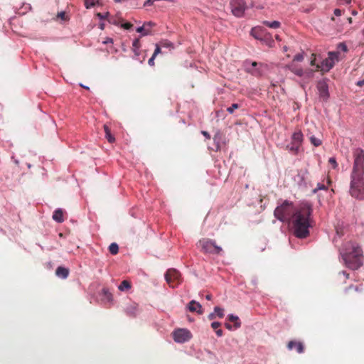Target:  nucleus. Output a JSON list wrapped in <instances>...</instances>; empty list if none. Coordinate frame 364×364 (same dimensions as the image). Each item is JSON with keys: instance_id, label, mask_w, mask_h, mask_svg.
<instances>
[{"instance_id": "ddd939ff", "label": "nucleus", "mask_w": 364, "mask_h": 364, "mask_svg": "<svg viewBox=\"0 0 364 364\" xmlns=\"http://www.w3.org/2000/svg\"><path fill=\"white\" fill-rule=\"evenodd\" d=\"M287 348L289 350L296 348L299 353H302L304 350V345L300 341H290L288 343Z\"/></svg>"}, {"instance_id": "a18cd8bd", "label": "nucleus", "mask_w": 364, "mask_h": 364, "mask_svg": "<svg viewBox=\"0 0 364 364\" xmlns=\"http://www.w3.org/2000/svg\"><path fill=\"white\" fill-rule=\"evenodd\" d=\"M113 39L109 37H107L105 40L102 42L103 44L112 43Z\"/></svg>"}, {"instance_id": "b1692460", "label": "nucleus", "mask_w": 364, "mask_h": 364, "mask_svg": "<svg viewBox=\"0 0 364 364\" xmlns=\"http://www.w3.org/2000/svg\"><path fill=\"white\" fill-rule=\"evenodd\" d=\"M263 23L269 27V28H278L281 23L279 21H265L263 22Z\"/></svg>"}, {"instance_id": "c85d7f7f", "label": "nucleus", "mask_w": 364, "mask_h": 364, "mask_svg": "<svg viewBox=\"0 0 364 364\" xmlns=\"http://www.w3.org/2000/svg\"><path fill=\"white\" fill-rule=\"evenodd\" d=\"M214 312L215 314V316L219 318H223L224 316V309L219 306H215L214 308Z\"/></svg>"}, {"instance_id": "412c9836", "label": "nucleus", "mask_w": 364, "mask_h": 364, "mask_svg": "<svg viewBox=\"0 0 364 364\" xmlns=\"http://www.w3.org/2000/svg\"><path fill=\"white\" fill-rule=\"evenodd\" d=\"M125 311L129 316H136L137 313V306L134 304L130 305L126 308Z\"/></svg>"}, {"instance_id": "f03ea898", "label": "nucleus", "mask_w": 364, "mask_h": 364, "mask_svg": "<svg viewBox=\"0 0 364 364\" xmlns=\"http://www.w3.org/2000/svg\"><path fill=\"white\" fill-rule=\"evenodd\" d=\"M340 256L345 266L351 270H357L363 265V250L355 242L344 243L340 250Z\"/></svg>"}, {"instance_id": "4468645a", "label": "nucleus", "mask_w": 364, "mask_h": 364, "mask_svg": "<svg viewBox=\"0 0 364 364\" xmlns=\"http://www.w3.org/2000/svg\"><path fill=\"white\" fill-rule=\"evenodd\" d=\"M257 63L252 62L251 63L250 67H247V66L246 67V70L247 73H250L255 76H257V77L261 76L262 72L259 68H257Z\"/></svg>"}, {"instance_id": "6e6552de", "label": "nucleus", "mask_w": 364, "mask_h": 364, "mask_svg": "<svg viewBox=\"0 0 364 364\" xmlns=\"http://www.w3.org/2000/svg\"><path fill=\"white\" fill-rule=\"evenodd\" d=\"M173 338L175 342L183 343L192 338L191 331L186 328H178L173 332Z\"/></svg>"}, {"instance_id": "4c0bfd02", "label": "nucleus", "mask_w": 364, "mask_h": 364, "mask_svg": "<svg viewBox=\"0 0 364 364\" xmlns=\"http://www.w3.org/2000/svg\"><path fill=\"white\" fill-rule=\"evenodd\" d=\"M132 48H140V42H139V38H136V39H134L133 41Z\"/></svg>"}, {"instance_id": "ea45409f", "label": "nucleus", "mask_w": 364, "mask_h": 364, "mask_svg": "<svg viewBox=\"0 0 364 364\" xmlns=\"http://www.w3.org/2000/svg\"><path fill=\"white\" fill-rule=\"evenodd\" d=\"M221 323L218 321H213L211 323V327L213 329H217L220 326Z\"/></svg>"}, {"instance_id": "c9c22d12", "label": "nucleus", "mask_w": 364, "mask_h": 364, "mask_svg": "<svg viewBox=\"0 0 364 364\" xmlns=\"http://www.w3.org/2000/svg\"><path fill=\"white\" fill-rule=\"evenodd\" d=\"M304 60L303 53H298L294 57V61L301 62Z\"/></svg>"}, {"instance_id": "3c124183", "label": "nucleus", "mask_w": 364, "mask_h": 364, "mask_svg": "<svg viewBox=\"0 0 364 364\" xmlns=\"http://www.w3.org/2000/svg\"><path fill=\"white\" fill-rule=\"evenodd\" d=\"M139 48H132L133 52L134 53V55H135L136 56H139Z\"/></svg>"}, {"instance_id": "864d4df0", "label": "nucleus", "mask_w": 364, "mask_h": 364, "mask_svg": "<svg viewBox=\"0 0 364 364\" xmlns=\"http://www.w3.org/2000/svg\"><path fill=\"white\" fill-rule=\"evenodd\" d=\"M336 53V55H333L332 56L331 58H333V61L335 62V60H338V55H339V53L338 52H335Z\"/></svg>"}, {"instance_id": "338daca9", "label": "nucleus", "mask_w": 364, "mask_h": 364, "mask_svg": "<svg viewBox=\"0 0 364 364\" xmlns=\"http://www.w3.org/2000/svg\"><path fill=\"white\" fill-rule=\"evenodd\" d=\"M352 14H353V15H356V14H357V12H356L355 11H352Z\"/></svg>"}, {"instance_id": "393cba45", "label": "nucleus", "mask_w": 364, "mask_h": 364, "mask_svg": "<svg viewBox=\"0 0 364 364\" xmlns=\"http://www.w3.org/2000/svg\"><path fill=\"white\" fill-rule=\"evenodd\" d=\"M292 139L297 144H301L303 140L301 132H294L292 135Z\"/></svg>"}, {"instance_id": "79ce46f5", "label": "nucleus", "mask_w": 364, "mask_h": 364, "mask_svg": "<svg viewBox=\"0 0 364 364\" xmlns=\"http://www.w3.org/2000/svg\"><path fill=\"white\" fill-rule=\"evenodd\" d=\"M155 46H156V48H155L153 55H155V57H156L158 54H159L161 53V48L159 44H156Z\"/></svg>"}, {"instance_id": "69168bd1", "label": "nucleus", "mask_w": 364, "mask_h": 364, "mask_svg": "<svg viewBox=\"0 0 364 364\" xmlns=\"http://www.w3.org/2000/svg\"><path fill=\"white\" fill-rule=\"evenodd\" d=\"M314 62H315V59L311 60V65H314Z\"/></svg>"}, {"instance_id": "052dcab7", "label": "nucleus", "mask_w": 364, "mask_h": 364, "mask_svg": "<svg viewBox=\"0 0 364 364\" xmlns=\"http://www.w3.org/2000/svg\"><path fill=\"white\" fill-rule=\"evenodd\" d=\"M109 21L111 23H113V24H115V25H117V21H116L115 20H112V19H110V20H109Z\"/></svg>"}, {"instance_id": "37998d69", "label": "nucleus", "mask_w": 364, "mask_h": 364, "mask_svg": "<svg viewBox=\"0 0 364 364\" xmlns=\"http://www.w3.org/2000/svg\"><path fill=\"white\" fill-rule=\"evenodd\" d=\"M108 14H109L108 12H107L105 14L97 13V16L100 19H105L107 17Z\"/></svg>"}, {"instance_id": "aec40b11", "label": "nucleus", "mask_w": 364, "mask_h": 364, "mask_svg": "<svg viewBox=\"0 0 364 364\" xmlns=\"http://www.w3.org/2000/svg\"><path fill=\"white\" fill-rule=\"evenodd\" d=\"M105 132V138L109 143H114L115 141V137L111 133V130L107 124L103 126Z\"/></svg>"}, {"instance_id": "f8f14e48", "label": "nucleus", "mask_w": 364, "mask_h": 364, "mask_svg": "<svg viewBox=\"0 0 364 364\" xmlns=\"http://www.w3.org/2000/svg\"><path fill=\"white\" fill-rule=\"evenodd\" d=\"M188 309L190 311L197 312L200 315L203 314L202 306L200 305V303L196 301L195 300H192L189 302L188 305Z\"/></svg>"}, {"instance_id": "2eb2a0df", "label": "nucleus", "mask_w": 364, "mask_h": 364, "mask_svg": "<svg viewBox=\"0 0 364 364\" xmlns=\"http://www.w3.org/2000/svg\"><path fill=\"white\" fill-rule=\"evenodd\" d=\"M69 269L64 267H58L55 270V274L58 277L61 279H66L69 275Z\"/></svg>"}, {"instance_id": "39448f33", "label": "nucleus", "mask_w": 364, "mask_h": 364, "mask_svg": "<svg viewBox=\"0 0 364 364\" xmlns=\"http://www.w3.org/2000/svg\"><path fill=\"white\" fill-rule=\"evenodd\" d=\"M350 175H364V150L357 148L353 151V166Z\"/></svg>"}, {"instance_id": "a19ab883", "label": "nucleus", "mask_w": 364, "mask_h": 364, "mask_svg": "<svg viewBox=\"0 0 364 364\" xmlns=\"http://www.w3.org/2000/svg\"><path fill=\"white\" fill-rule=\"evenodd\" d=\"M304 75L308 78L312 77L314 76V70H309L306 72H304Z\"/></svg>"}, {"instance_id": "680f3d73", "label": "nucleus", "mask_w": 364, "mask_h": 364, "mask_svg": "<svg viewBox=\"0 0 364 364\" xmlns=\"http://www.w3.org/2000/svg\"><path fill=\"white\" fill-rule=\"evenodd\" d=\"M104 28H105V24H104L103 23H100V29H102V30H103V29H104Z\"/></svg>"}, {"instance_id": "9b49d317", "label": "nucleus", "mask_w": 364, "mask_h": 364, "mask_svg": "<svg viewBox=\"0 0 364 364\" xmlns=\"http://www.w3.org/2000/svg\"><path fill=\"white\" fill-rule=\"evenodd\" d=\"M333 55H336L334 51L329 52L328 57L321 62L320 66L317 65V67L321 68L322 70L329 71L334 65V61H333V58H331Z\"/></svg>"}, {"instance_id": "13d9d810", "label": "nucleus", "mask_w": 364, "mask_h": 364, "mask_svg": "<svg viewBox=\"0 0 364 364\" xmlns=\"http://www.w3.org/2000/svg\"><path fill=\"white\" fill-rule=\"evenodd\" d=\"M80 85L81 87H83V88H85V89H86V90H90V87H89L88 86L84 85H83V84H82V83H80V85Z\"/></svg>"}, {"instance_id": "603ef678", "label": "nucleus", "mask_w": 364, "mask_h": 364, "mask_svg": "<svg viewBox=\"0 0 364 364\" xmlns=\"http://www.w3.org/2000/svg\"><path fill=\"white\" fill-rule=\"evenodd\" d=\"M225 326L228 330H230V331L232 330V326L228 322L225 323Z\"/></svg>"}, {"instance_id": "9d476101", "label": "nucleus", "mask_w": 364, "mask_h": 364, "mask_svg": "<svg viewBox=\"0 0 364 364\" xmlns=\"http://www.w3.org/2000/svg\"><path fill=\"white\" fill-rule=\"evenodd\" d=\"M316 87L318 91L319 97L326 101L329 97L328 85L325 80L318 82Z\"/></svg>"}, {"instance_id": "7ed1b4c3", "label": "nucleus", "mask_w": 364, "mask_h": 364, "mask_svg": "<svg viewBox=\"0 0 364 364\" xmlns=\"http://www.w3.org/2000/svg\"><path fill=\"white\" fill-rule=\"evenodd\" d=\"M296 208L291 201L285 200L274 209V216L280 222L290 223Z\"/></svg>"}, {"instance_id": "bf43d9fd", "label": "nucleus", "mask_w": 364, "mask_h": 364, "mask_svg": "<svg viewBox=\"0 0 364 364\" xmlns=\"http://www.w3.org/2000/svg\"><path fill=\"white\" fill-rule=\"evenodd\" d=\"M211 298H212L211 294H207V295L205 296V299H206L207 300H210V299H211Z\"/></svg>"}, {"instance_id": "7c9ffc66", "label": "nucleus", "mask_w": 364, "mask_h": 364, "mask_svg": "<svg viewBox=\"0 0 364 364\" xmlns=\"http://www.w3.org/2000/svg\"><path fill=\"white\" fill-rule=\"evenodd\" d=\"M97 0H85V6L87 9L93 7L95 5Z\"/></svg>"}, {"instance_id": "cd10ccee", "label": "nucleus", "mask_w": 364, "mask_h": 364, "mask_svg": "<svg viewBox=\"0 0 364 364\" xmlns=\"http://www.w3.org/2000/svg\"><path fill=\"white\" fill-rule=\"evenodd\" d=\"M311 143L315 146H319L321 144V140L312 135L309 137Z\"/></svg>"}, {"instance_id": "473e14b6", "label": "nucleus", "mask_w": 364, "mask_h": 364, "mask_svg": "<svg viewBox=\"0 0 364 364\" xmlns=\"http://www.w3.org/2000/svg\"><path fill=\"white\" fill-rule=\"evenodd\" d=\"M238 107H239L238 104H237V103H234V104H232L230 107H228V108H227V111H228L230 114H232V113H233V112L235 111V109H237Z\"/></svg>"}, {"instance_id": "0e129e2a", "label": "nucleus", "mask_w": 364, "mask_h": 364, "mask_svg": "<svg viewBox=\"0 0 364 364\" xmlns=\"http://www.w3.org/2000/svg\"><path fill=\"white\" fill-rule=\"evenodd\" d=\"M363 84H364V80H360V81H358V85H363Z\"/></svg>"}, {"instance_id": "09e8293b", "label": "nucleus", "mask_w": 364, "mask_h": 364, "mask_svg": "<svg viewBox=\"0 0 364 364\" xmlns=\"http://www.w3.org/2000/svg\"><path fill=\"white\" fill-rule=\"evenodd\" d=\"M208 319H210V320H213V319H215V318H216L215 312H212V313H210V314L208 315Z\"/></svg>"}, {"instance_id": "4d7b16f0", "label": "nucleus", "mask_w": 364, "mask_h": 364, "mask_svg": "<svg viewBox=\"0 0 364 364\" xmlns=\"http://www.w3.org/2000/svg\"><path fill=\"white\" fill-rule=\"evenodd\" d=\"M153 25H154V23H153L151 21L145 22V23H144V26H153Z\"/></svg>"}, {"instance_id": "2f4dec72", "label": "nucleus", "mask_w": 364, "mask_h": 364, "mask_svg": "<svg viewBox=\"0 0 364 364\" xmlns=\"http://www.w3.org/2000/svg\"><path fill=\"white\" fill-rule=\"evenodd\" d=\"M328 189V187L326 186H325L324 184H322V183H318L317 184V187L313 190V193H317L318 191H320V190H327Z\"/></svg>"}, {"instance_id": "f3484780", "label": "nucleus", "mask_w": 364, "mask_h": 364, "mask_svg": "<svg viewBox=\"0 0 364 364\" xmlns=\"http://www.w3.org/2000/svg\"><path fill=\"white\" fill-rule=\"evenodd\" d=\"M264 30L261 28H253L251 30V35L256 39L263 41Z\"/></svg>"}, {"instance_id": "1a4fd4ad", "label": "nucleus", "mask_w": 364, "mask_h": 364, "mask_svg": "<svg viewBox=\"0 0 364 364\" xmlns=\"http://www.w3.org/2000/svg\"><path fill=\"white\" fill-rule=\"evenodd\" d=\"M230 5L232 14L237 17L242 16L247 9L244 0H231Z\"/></svg>"}, {"instance_id": "f257e3e1", "label": "nucleus", "mask_w": 364, "mask_h": 364, "mask_svg": "<svg viewBox=\"0 0 364 364\" xmlns=\"http://www.w3.org/2000/svg\"><path fill=\"white\" fill-rule=\"evenodd\" d=\"M312 212V205L309 203H303L297 207L296 212L293 214L290 223L294 235L297 238L304 239L309 235Z\"/></svg>"}, {"instance_id": "4be33fe9", "label": "nucleus", "mask_w": 364, "mask_h": 364, "mask_svg": "<svg viewBox=\"0 0 364 364\" xmlns=\"http://www.w3.org/2000/svg\"><path fill=\"white\" fill-rule=\"evenodd\" d=\"M102 295L104 296V299L107 300L109 302L112 301V300H113L112 294L107 288H103L102 290Z\"/></svg>"}, {"instance_id": "423d86ee", "label": "nucleus", "mask_w": 364, "mask_h": 364, "mask_svg": "<svg viewBox=\"0 0 364 364\" xmlns=\"http://www.w3.org/2000/svg\"><path fill=\"white\" fill-rule=\"evenodd\" d=\"M199 245L204 253L220 255L223 252L222 247L217 245L213 240L203 238L199 240Z\"/></svg>"}, {"instance_id": "dca6fc26", "label": "nucleus", "mask_w": 364, "mask_h": 364, "mask_svg": "<svg viewBox=\"0 0 364 364\" xmlns=\"http://www.w3.org/2000/svg\"><path fill=\"white\" fill-rule=\"evenodd\" d=\"M53 220L58 223H62L64 221L63 210L61 208L56 209L53 214Z\"/></svg>"}, {"instance_id": "a211bd4d", "label": "nucleus", "mask_w": 364, "mask_h": 364, "mask_svg": "<svg viewBox=\"0 0 364 364\" xmlns=\"http://www.w3.org/2000/svg\"><path fill=\"white\" fill-rule=\"evenodd\" d=\"M287 69H289L291 72L299 77L304 75V71L302 68H296L294 64H289L286 66Z\"/></svg>"}, {"instance_id": "f704fd0d", "label": "nucleus", "mask_w": 364, "mask_h": 364, "mask_svg": "<svg viewBox=\"0 0 364 364\" xmlns=\"http://www.w3.org/2000/svg\"><path fill=\"white\" fill-rule=\"evenodd\" d=\"M338 48L343 52L348 51V48L345 43H340L338 45Z\"/></svg>"}, {"instance_id": "0eeeda50", "label": "nucleus", "mask_w": 364, "mask_h": 364, "mask_svg": "<svg viewBox=\"0 0 364 364\" xmlns=\"http://www.w3.org/2000/svg\"><path fill=\"white\" fill-rule=\"evenodd\" d=\"M165 279L167 284L171 288H175L180 283L181 274L175 269H168L165 275Z\"/></svg>"}, {"instance_id": "bb28decb", "label": "nucleus", "mask_w": 364, "mask_h": 364, "mask_svg": "<svg viewBox=\"0 0 364 364\" xmlns=\"http://www.w3.org/2000/svg\"><path fill=\"white\" fill-rule=\"evenodd\" d=\"M136 32L141 33V36H145L150 34L151 31L145 29L144 26L136 28Z\"/></svg>"}, {"instance_id": "8fccbe9b", "label": "nucleus", "mask_w": 364, "mask_h": 364, "mask_svg": "<svg viewBox=\"0 0 364 364\" xmlns=\"http://www.w3.org/2000/svg\"><path fill=\"white\" fill-rule=\"evenodd\" d=\"M333 14L336 16H339L341 15V11L339 9H334Z\"/></svg>"}, {"instance_id": "a878e982", "label": "nucleus", "mask_w": 364, "mask_h": 364, "mask_svg": "<svg viewBox=\"0 0 364 364\" xmlns=\"http://www.w3.org/2000/svg\"><path fill=\"white\" fill-rule=\"evenodd\" d=\"M109 252L114 255H117L119 252V246L117 243L115 242H113L109 246Z\"/></svg>"}, {"instance_id": "72a5a7b5", "label": "nucleus", "mask_w": 364, "mask_h": 364, "mask_svg": "<svg viewBox=\"0 0 364 364\" xmlns=\"http://www.w3.org/2000/svg\"><path fill=\"white\" fill-rule=\"evenodd\" d=\"M328 163L332 166L333 168H336L338 167V164L336 162V158L331 157L328 159Z\"/></svg>"}, {"instance_id": "c756f323", "label": "nucleus", "mask_w": 364, "mask_h": 364, "mask_svg": "<svg viewBox=\"0 0 364 364\" xmlns=\"http://www.w3.org/2000/svg\"><path fill=\"white\" fill-rule=\"evenodd\" d=\"M220 134L219 132H218L216 134H215L213 137V140L215 143L216 144V150H218L220 149Z\"/></svg>"}, {"instance_id": "58836bf2", "label": "nucleus", "mask_w": 364, "mask_h": 364, "mask_svg": "<svg viewBox=\"0 0 364 364\" xmlns=\"http://www.w3.org/2000/svg\"><path fill=\"white\" fill-rule=\"evenodd\" d=\"M161 46L166 48H173V43L168 41H164L161 43Z\"/></svg>"}, {"instance_id": "774afa93", "label": "nucleus", "mask_w": 364, "mask_h": 364, "mask_svg": "<svg viewBox=\"0 0 364 364\" xmlns=\"http://www.w3.org/2000/svg\"><path fill=\"white\" fill-rule=\"evenodd\" d=\"M276 39L278 40V41H280L279 38V36H276Z\"/></svg>"}, {"instance_id": "5fc2aeb1", "label": "nucleus", "mask_w": 364, "mask_h": 364, "mask_svg": "<svg viewBox=\"0 0 364 364\" xmlns=\"http://www.w3.org/2000/svg\"><path fill=\"white\" fill-rule=\"evenodd\" d=\"M65 12L64 11H61L58 14V16L61 18L62 19H64L65 18Z\"/></svg>"}, {"instance_id": "49530a36", "label": "nucleus", "mask_w": 364, "mask_h": 364, "mask_svg": "<svg viewBox=\"0 0 364 364\" xmlns=\"http://www.w3.org/2000/svg\"><path fill=\"white\" fill-rule=\"evenodd\" d=\"M201 134L207 139H210V134L206 132V131H201Z\"/></svg>"}, {"instance_id": "6ab92c4d", "label": "nucleus", "mask_w": 364, "mask_h": 364, "mask_svg": "<svg viewBox=\"0 0 364 364\" xmlns=\"http://www.w3.org/2000/svg\"><path fill=\"white\" fill-rule=\"evenodd\" d=\"M227 319L230 322H234L233 326L235 329H237L241 326V322L238 316L231 314L228 315Z\"/></svg>"}, {"instance_id": "20e7f679", "label": "nucleus", "mask_w": 364, "mask_h": 364, "mask_svg": "<svg viewBox=\"0 0 364 364\" xmlns=\"http://www.w3.org/2000/svg\"><path fill=\"white\" fill-rule=\"evenodd\" d=\"M349 194L358 200H364V175H350Z\"/></svg>"}, {"instance_id": "e2e57ef3", "label": "nucleus", "mask_w": 364, "mask_h": 364, "mask_svg": "<svg viewBox=\"0 0 364 364\" xmlns=\"http://www.w3.org/2000/svg\"><path fill=\"white\" fill-rule=\"evenodd\" d=\"M290 150L294 151L296 152L298 151V147L294 148V147L292 146V147H291Z\"/></svg>"}, {"instance_id": "5701e85b", "label": "nucleus", "mask_w": 364, "mask_h": 364, "mask_svg": "<svg viewBox=\"0 0 364 364\" xmlns=\"http://www.w3.org/2000/svg\"><path fill=\"white\" fill-rule=\"evenodd\" d=\"M118 289L119 291H124V290H129L131 289V284L127 280H124L121 282V284L119 285Z\"/></svg>"}, {"instance_id": "c03bdc74", "label": "nucleus", "mask_w": 364, "mask_h": 364, "mask_svg": "<svg viewBox=\"0 0 364 364\" xmlns=\"http://www.w3.org/2000/svg\"><path fill=\"white\" fill-rule=\"evenodd\" d=\"M155 55H152V56L149 58L148 63L150 66L154 65V59H155Z\"/></svg>"}, {"instance_id": "de8ad7c7", "label": "nucleus", "mask_w": 364, "mask_h": 364, "mask_svg": "<svg viewBox=\"0 0 364 364\" xmlns=\"http://www.w3.org/2000/svg\"><path fill=\"white\" fill-rule=\"evenodd\" d=\"M215 333L218 337H221L223 335V331L222 329H218L216 330Z\"/></svg>"}, {"instance_id": "6e6d98bb", "label": "nucleus", "mask_w": 364, "mask_h": 364, "mask_svg": "<svg viewBox=\"0 0 364 364\" xmlns=\"http://www.w3.org/2000/svg\"><path fill=\"white\" fill-rule=\"evenodd\" d=\"M340 274H342L346 279L349 277V274H348L346 271H342L340 272Z\"/></svg>"}, {"instance_id": "e433bc0d", "label": "nucleus", "mask_w": 364, "mask_h": 364, "mask_svg": "<svg viewBox=\"0 0 364 364\" xmlns=\"http://www.w3.org/2000/svg\"><path fill=\"white\" fill-rule=\"evenodd\" d=\"M121 26L126 30H129L133 27V25L131 23L127 22L122 24Z\"/></svg>"}]
</instances>
